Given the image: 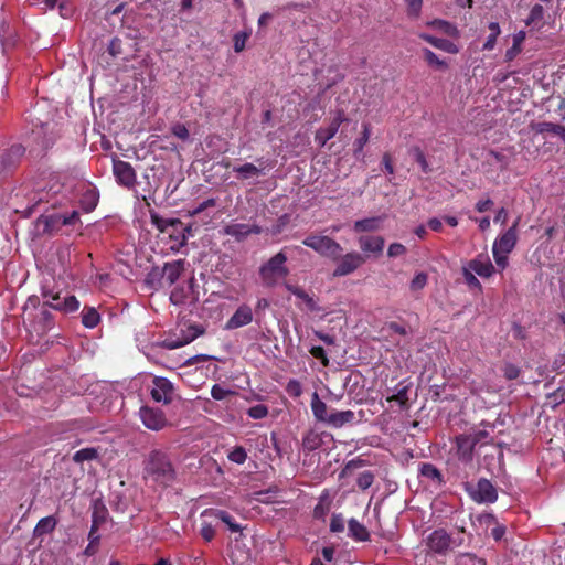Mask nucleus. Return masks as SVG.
Listing matches in <instances>:
<instances>
[{"label": "nucleus", "instance_id": "nucleus-17", "mask_svg": "<svg viewBox=\"0 0 565 565\" xmlns=\"http://www.w3.org/2000/svg\"><path fill=\"white\" fill-rule=\"evenodd\" d=\"M253 321V310L248 305H241L226 322V329L233 330L249 324Z\"/></svg>", "mask_w": 565, "mask_h": 565}, {"label": "nucleus", "instance_id": "nucleus-20", "mask_svg": "<svg viewBox=\"0 0 565 565\" xmlns=\"http://www.w3.org/2000/svg\"><path fill=\"white\" fill-rule=\"evenodd\" d=\"M361 250L365 254L380 255L385 245L382 236L362 235L358 239Z\"/></svg>", "mask_w": 565, "mask_h": 565}, {"label": "nucleus", "instance_id": "nucleus-43", "mask_svg": "<svg viewBox=\"0 0 565 565\" xmlns=\"http://www.w3.org/2000/svg\"><path fill=\"white\" fill-rule=\"evenodd\" d=\"M55 525L56 520L53 516L42 518L38 522L34 531L36 534L50 533L55 529Z\"/></svg>", "mask_w": 565, "mask_h": 565}, {"label": "nucleus", "instance_id": "nucleus-29", "mask_svg": "<svg viewBox=\"0 0 565 565\" xmlns=\"http://www.w3.org/2000/svg\"><path fill=\"white\" fill-rule=\"evenodd\" d=\"M388 403H394L399 409L408 408V386L399 383L391 395L386 396Z\"/></svg>", "mask_w": 565, "mask_h": 565}, {"label": "nucleus", "instance_id": "nucleus-58", "mask_svg": "<svg viewBox=\"0 0 565 565\" xmlns=\"http://www.w3.org/2000/svg\"><path fill=\"white\" fill-rule=\"evenodd\" d=\"M172 134L183 141H186L190 138L189 130L183 124H175L172 127Z\"/></svg>", "mask_w": 565, "mask_h": 565}, {"label": "nucleus", "instance_id": "nucleus-21", "mask_svg": "<svg viewBox=\"0 0 565 565\" xmlns=\"http://www.w3.org/2000/svg\"><path fill=\"white\" fill-rule=\"evenodd\" d=\"M333 437L329 433L308 431L302 438V447L308 451L317 450L326 441H332Z\"/></svg>", "mask_w": 565, "mask_h": 565}, {"label": "nucleus", "instance_id": "nucleus-63", "mask_svg": "<svg viewBox=\"0 0 565 565\" xmlns=\"http://www.w3.org/2000/svg\"><path fill=\"white\" fill-rule=\"evenodd\" d=\"M323 495L320 497L318 504L315 507L313 513L316 518H324L329 511V505L323 503Z\"/></svg>", "mask_w": 565, "mask_h": 565}, {"label": "nucleus", "instance_id": "nucleus-54", "mask_svg": "<svg viewBox=\"0 0 565 565\" xmlns=\"http://www.w3.org/2000/svg\"><path fill=\"white\" fill-rule=\"evenodd\" d=\"M407 14L412 18H418L422 11L423 0H405Z\"/></svg>", "mask_w": 565, "mask_h": 565}, {"label": "nucleus", "instance_id": "nucleus-3", "mask_svg": "<svg viewBox=\"0 0 565 565\" xmlns=\"http://www.w3.org/2000/svg\"><path fill=\"white\" fill-rule=\"evenodd\" d=\"M75 225H81L79 213L75 210L66 213L43 215L38 218V226L42 228V233L49 235L60 233L65 226Z\"/></svg>", "mask_w": 565, "mask_h": 565}, {"label": "nucleus", "instance_id": "nucleus-47", "mask_svg": "<svg viewBox=\"0 0 565 565\" xmlns=\"http://www.w3.org/2000/svg\"><path fill=\"white\" fill-rule=\"evenodd\" d=\"M230 461L243 465L247 459V452L242 446L234 447L227 455Z\"/></svg>", "mask_w": 565, "mask_h": 565}, {"label": "nucleus", "instance_id": "nucleus-55", "mask_svg": "<svg viewBox=\"0 0 565 565\" xmlns=\"http://www.w3.org/2000/svg\"><path fill=\"white\" fill-rule=\"evenodd\" d=\"M330 531L332 533H341L344 531V519L341 514H332L330 521Z\"/></svg>", "mask_w": 565, "mask_h": 565}, {"label": "nucleus", "instance_id": "nucleus-1", "mask_svg": "<svg viewBox=\"0 0 565 565\" xmlns=\"http://www.w3.org/2000/svg\"><path fill=\"white\" fill-rule=\"evenodd\" d=\"M145 478L162 487H169L177 480V469L169 452L153 449L143 463Z\"/></svg>", "mask_w": 565, "mask_h": 565}, {"label": "nucleus", "instance_id": "nucleus-10", "mask_svg": "<svg viewBox=\"0 0 565 565\" xmlns=\"http://www.w3.org/2000/svg\"><path fill=\"white\" fill-rule=\"evenodd\" d=\"M113 172L120 185L130 189L136 184V171L129 162L115 159L113 161Z\"/></svg>", "mask_w": 565, "mask_h": 565}, {"label": "nucleus", "instance_id": "nucleus-50", "mask_svg": "<svg viewBox=\"0 0 565 565\" xmlns=\"http://www.w3.org/2000/svg\"><path fill=\"white\" fill-rule=\"evenodd\" d=\"M249 36H250V32L249 31L248 32L247 31L237 32L234 35V38H233L234 51L236 53H239V52H242L245 49L246 42H247Z\"/></svg>", "mask_w": 565, "mask_h": 565}, {"label": "nucleus", "instance_id": "nucleus-6", "mask_svg": "<svg viewBox=\"0 0 565 565\" xmlns=\"http://www.w3.org/2000/svg\"><path fill=\"white\" fill-rule=\"evenodd\" d=\"M459 545L460 543H457L444 529L433 531L426 539L428 552L436 555L445 556Z\"/></svg>", "mask_w": 565, "mask_h": 565}, {"label": "nucleus", "instance_id": "nucleus-34", "mask_svg": "<svg viewBox=\"0 0 565 565\" xmlns=\"http://www.w3.org/2000/svg\"><path fill=\"white\" fill-rule=\"evenodd\" d=\"M427 25L451 38L458 39L460 36L458 28L446 20L436 19L428 22Z\"/></svg>", "mask_w": 565, "mask_h": 565}, {"label": "nucleus", "instance_id": "nucleus-51", "mask_svg": "<svg viewBox=\"0 0 565 565\" xmlns=\"http://www.w3.org/2000/svg\"><path fill=\"white\" fill-rule=\"evenodd\" d=\"M234 394V391L227 388V387H224L220 384H214L211 388V396L216 399V401H223L225 399L228 395H232Z\"/></svg>", "mask_w": 565, "mask_h": 565}, {"label": "nucleus", "instance_id": "nucleus-64", "mask_svg": "<svg viewBox=\"0 0 565 565\" xmlns=\"http://www.w3.org/2000/svg\"><path fill=\"white\" fill-rule=\"evenodd\" d=\"M503 372L508 380H515L520 375L519 367L513 364H507Z\"/></svg>", "mask_w": 565, "mask_h": 565}, {"label": "nucleus", "instance_id": "nucleus-40", "mask_svg": "<svg viewBox=\"0 0 565 565\" xmlns=\"http://www.w3.org/2000/svg\"><path fill=\"white\" fill-rule=\"evenodd\" d=\"M100 320L99 313L95 308H84L82 311V323L89 329L95 328Z\"/></svg>", "mask_w": 565, "mask_h": 565}, {"label": "nucleus", "instance_id": "nucleus-32", "mask_svg": "<svg viewBox=\"0 0 565 565\" xmlns=\"http://www.w3.org/2000/svg\"><path fill=\"white\" fill-rule=\"evenodd\" d=\"M17 41L18 36L15 30L11 28L9 23L3 22L0 25V42L3 52L6 53L8 50L14 47Z\"/></svg>", "mask_w": 565, "mask_h": 565}, {"label": "nucleus", "instance_id": "nucleus-36", "mask_svg": "<svg viewBox=\"0 0 565 565\" xmlns=\"http://www.w3.org/2000/svg\"><path fill=\"white\" fill-rule=\"evenodd\" d=\"M97 531H98V521H97L96 516H94L93 524H92L90 531L88 533L89 543L84 551L85 555H87V556L94 555L96 552V547L99 544L100 536L97 533Z\"/></svg>", "mask_w": 565, "mask_h": 565}, {"label": "nucleus", "instance_id": "nucleus-53", "mask_svg": "<svg viewBox=\"0 0 565 565\" xmlns=\"http://www.w3.org/2000/svg\"><path fill=\"white\" fill-rule=\"evenodd\" d=\"M247 414L250 418L263 419L268 415V407L264 404H257L249 407Z\"/></svg>", "mask_w": 565, "mask_h": 565}, {"label": "nucleus", "instance_id": "nucleus-19", "mask_svg": "<svg viewBox=\"0 0 565 565\" xmlns=\"http://www.w3.org/2000/svg\"><path fill=\"white\" fill-rule=\"evenodd\" d=\"M53 327L52 315L45 310L41 309L36 319L31 322L29 332L32 334L33 332L38 338L43 337L51 328Z\"/></svg>", "mask_w": 565, "mask_h": 565}, {"label": "nucleus", "instance_id": "nucleus-23", "mask_svg": "<svg viewBox=\"0 0 565 565\" xmlns=\"http://www.w3.org/2000/svg\"><path fill=\"white\" fill-rule=\"evenodd\" d=\"M419 477L428 481L434 488H440L445 483L441 472L431 463L420 465Z\"/></svg>", "mask_w": 565, "mask_h": 565}, {"label": "nucleus", "instance_id": "nucleus-27", "mask_svg": "<svg viewBox=\"0 0 565 565\" xmlns=\"http://www.w3.org/2000/svg\"><path fill=\"white\" fill-rule=\"evenodd\" d=\"M259 162V167L253 163H244L242 166L233 167V172L238 175V178L246 180L253 177L259 175L264 173L265 167L263 166V159H257Z\"/></svg>", "mask_w": 565, "mask_h": 565}, {"label": "nucleus", "instance_id": "nucleus-45", "mask_svg": "<svg viewBox=\"0 0 565 565\" xmlns=\"http://www.w3.org/2000/svg\"><path fill=\"white\" fill-rule=\"evenodd\" d=\"M97 455L98 452L95 448H83L74 454L73 460L78 463L90 461L97 458Z\"/></svg>", "mask_w": 565, "mask_h": 565}, {"label": "nucleus", "instance_id": "nucleus-48", "mask_svg": "<svg viewBox=\"0 0 565 565\" xmlns=\"http://www.w3.org/2000/svg\"><path fill=\"white\" fill-rule=\"evenodd\" d=\"M428 281L427 274L419 271L416 273L413 279L409 282V288L412 291L416 292L425 288Z\"/></svg>", "mask_w": 565, "mask_h": 565}, {"label": "nucleus", "instance_id": "nucleus-2", "mask_svg": "<svg viewBox=\"0 0 565 565\" xmlns=\"http://www.w3.org/2000/svg\"><path fill=\"white\" fill-rule=\"evenodd\" d=\"M286 262V254L279 252L259 267V277L264 286L275 287L288 276Z\"/></svg>", "mask_w": 565, "mask_h": 565}, {"label": "nucleus", "instance_id": "nucleus-13", "mask_svg": "<svg viewBox=\"0 0 565 565\" xmlns=\"http://www.w3.org/2000/svg\"><path fill=\"white\" fill-rule=\"evenodd\" d=\"M223 234L234 237L237 242H242L250 234H260L262 227L256 224L230 223L222 230Z\"/></svg>", "mask_w": 565, "mask_h": 565}, {"label": "nucleus", "instance_id": "nucleus-60", "mask_svg": "<svg viewBox=\"0 0 565 565\" xmlns=\"http://www.w3.org/2000/svg\"><path fill=\"white\" fill-rule=\"evenodd\" d=\"M310 353L318 360L322 362L324 366L329 364V360L327 358V353L322 347L315 345L310 349Z\"/></svg>", "mask_w": 565, "mask_h": 565}, {"label": "nucleus", "instance_id": "nucleus-59", "mask_svg": "<svg viewBox=\"0 0 565 565\" xmlns=\"http://www.w3.org/2000/svg\"><path fill=\"white\" fill-rule=\"evenodd\" d=\"M289 395L294 397H299L302 393V387L299 381L297 380H290L286 387Z\"/></svg>", "mask_w": 565, "mask_h": 565}, {"label": "nucleus", "instance_id": "nucleus-22", "mask_svg": "<svg viewBox=\"0 0 565 565\" xmlns=\"http://www.w3.org/2000/svg\"><path fill=\"white\" fill-rule=\"evenodd\" d=\"M204 516H212L213 520L225 523L232 533L239 532L241 525L234 520V518L224 510L218 509H205L203 511Z\"/></svg>", "mask_w": 565, "mask_h": 565}, {"label": "nucleus", "instance_id": "nucleus-35", "mask_svg": "<svg viewBox=\"0 0 565 565\" xmlns=\"http://www.w3.org/2000/svg\"><path fill=\"white\" fill-rule=\"evenodd\" d=\"M535 131L539 134H553L557 136L563 142H565V126L550 121H542L536 124Z\"/></svg>", "mask_w": 565, "mask_h": 565}, {"label": "nucleus", "instance_id": "nucleus-14", "mask_svg": "<svg viewBox=\"0 0 565 565\" xmlns=\"http://www.w3.org/2000/svg\"><path fill=\"white\" fill-rule=\"evenodd\" d=\"M344 120H345L344 113L342 110L338 111L328 127L320 128L317 130L316 136H315L316 142L320 147L326 146V143L337 135L341 124Z\"/></svg>", "mask_w": 565, "mask_h": 565}, {"label": "nucleus", "instance_id": "nucleus-12", "mask_svg": "<svg viewBox=\"0 0 565 565\" xmlns=\"http://www.w3.org/2000/svg\"><path fill=\"white\" fill-rule=\"evenodd\" d=\"M519 221L520 218H516L511 227L494 239L492 249L509 254L514 249L518 242Z\"/></svg>", "mask_w": 565, "mask_h": 565}, {"label": "nucleus", "instance_id": "nucleus-33", "mask_svg": "<svg viewBox=\"0 0 565 565\" xmlns=\"http://www.w3.org/2000/svg\"><path fill=\"white\" fill-rule=\"evenodd\" d=\"M349 536L358 542H366L370 540L367 529L355 519H350L348 522Z\"/></svg>", "mask_w": 565, "mask_h": 565}, {"label": "nucleus", "instance_id": "nucleus-31", "mask_svg": "<svg viewBox=\"0 0 565 565\" xmlns=\"http://www.w3.org/2000/svg\"><path fill=\"white\" fill-rule=\"evenodd\" d=\"M310 407H311L313 417L318 422L327 424L328 418L330 417V413H328L327 404L320 399L317 392H315L311 396Z\"/></svg>", "mask_w": 565, "mask_h": 565}, {"label": "nucleus", "instance_id": "nucleus-5", "mask_svg": "<svg viewBox=\"0 0 565 565\" xmlns=\"http://www.w3.org/2000/svg\"><path fill=\"white\" fill-rule=\"evenodd\" d=\"M303 245L312 248L321 256L338 259L342 253L341 245L334 239L322 235H310L302 241Z\"/></svg>", "mask_w": 565, "mask_h": 565}, {"label": "nucleus", "instance_id": "nucleus-28", "mask_svg": "<svg viewBox=\"0 0 565 565\" xmlns=\"http://www.w3.org/2000/svg\"><path fill=\"white\" fill-rule=\"evenodd\" d=\"M355 419L354 412L348 411H334L330 413L327 425L333 428H341L347 424L352 423Z\"/></svg>", "mask_w": 565, "mask_h": 565}, {"label": "nucleus", "instance_id": "nucleus-62", "mask_svg": "<svg viewBox=\"0 0 565 565\" xmlns=\"http://www.w3.org/2000/svg\"><path fill=\"white\" fill-rule=\"evenodd\" d=\"M24 153V148L21 145H14L12 146L7 153L3 154L2 161L3 163L7 162L8 158L13 156L15 158L21 157Z\"/></svg>", "mask_w": 565, "mask_h": 565}, {"label": "nucleus", "instance_id": "nucleus-57", "mask_svg": "<svg viewBox=\"0 0 565 565\" xmlns=\"http://www.w3.org/2000/svg\"><path fill=\"white\" fill-rule=\"evenodd\" d=\"M406 254V247L401 243H392L387 248V256L391 258L399 257Z\"/></svg>", "mask_w": 565, "mask_h": 565}, {"label": "nucleus", "instance_id": "nucleus-38", "mask_svg": "<svg viewBox=\"0 0 565 565\" xmlns=\"http://www.w3.org/2000/svg\"><path fill=\"white\" fill-rule=\"evenodd\" d=\"M216 521L212 519V516H204L203 512L201 513V527L200 534L206 541L211 542L215 535V526L214 523Z\"/></svg>", "mask_w": 565, "mask_h": 565}, {"label": "nucleus", "instance_id": "nucleus-37", "mask_svg": "<svg viewBox=\"0 0 565 565\" xmlns=\"http://www.w3.org/2000/svg\"><path fill=\"white\" fill-rule=\"evenodd\" d=\"M150 218L152 225H154L160 232L168 231L169 227H177L181 225V222L177 218H164L159 214L151 212Z\"/></svg>", "mask_w": 565, "mask_h": 565}, {"label": "nucleus", "instance_id": "nucleus-7", "mask_svg": "<svg viewBox=\"0 0 565 565\" xmlns=\"http://www.w3.org/2000/svg\"><path fill=\"white\" fill-rule=\"evenodd\" d=\"M465 489L477 503H493L498 499L497 489L484 478L479 479L477 483H466Z\"/></svg>", "mask_w": 565, "mask_h": 565}, {"label": "nucleus", "instance_id": "nucleus-26", "mask_svg": "<svg viewBox=\"0 0 565 565\" xmlns=\"http://www.w3.org/2000/svg\"><path fill=\"white\" fill-rule=\"evenodd\" d=\"M184 269V260L178 259L172 263H167L162 270V278L170 286L173 285L180 277Z\"/></svg>", "mask_w": 565, "mask_h": 565}, {"label": "nucleus", "instance_id": "nucleus-16", "mask_svg": "<svg viewBox=\"0 0 565 565\" xmlns=\"http://www.w3.org/2000/svg\"><path fill=\"white\" fill-rule=\"evenodd\" d=\"M99 193L95 186L89 183H83L81 188L79 205L85 213H89L97 206Z\"/></svg>", "mask_w": 565, "mask_h": 565}, {"label": "nucleus", "instance_id": "nucleus-25", "mask_svg": "<svg viewBox=\"0 0 565 565\" xmlns=\"http://www.w3.org/2000/svg\"><path fill=\"white\" fill-rule=\"evenodd\" d=\"M419 38L426 41L427 43L431 44L434 47L441 50L444 52L450 54H457L459 52V46L449 40L436 38L428 33H420Z\"/></svg>", "mask_w": 565, "mask_h": 565}, {"label": "nucleus", "instance_id": "nucleus-15", "mask_svg": "<svg viewBox=\"0 0 565 565\" xmlns=\"http://www.w3.org/2000/svg\"><path fill=\"white\" fill-rule=\"evenodd\" d=\"M465 265L481 278H490L495 271L487 254H479Z\"/></svg>", "mask_w": 565, "mask_h": 565}, {"label": "nucleus", "instance_id": "nucleus-30", "mask_svg": "<svg viewBox=\"0 0 565 565\" xmlns=\"http://www.w3.org/2000/svg\"><path fill=\"white\" fill-rule=\"evenodd\" d=\"M284 286L289 292L295 295L298 299L302 300L308 310H310L312 312L320 310V308H319L317 301L313 299V297H311L303 289H301L300 287H297L295 285L288 284V282H285Z\"/></svg>", "mask_w": 565, "mask_h": 565}, {"label": "nucleus", "instance_id": "nucleus-11", "mask_svg": "<svg viewBox=\"0 0 565 565\" xmlns=\"http://www.w3.org/2000/svg\"><path fill=\"white\" fill-rule=\"evenodd\" d=\"M338 259L339 263L333 271V275L337 277L350 275L364 263L363 256L358 252L347 253Z\"/></svg>", "mask_w": 565, "mask_h": 565}, {"label": "nucleus", "instance_id": "nucleus-49", "mask_svg": "<svg viewBox=\"0 0 565 565\" xmlns=\"http://www.w3.org/2000/svg\"><path fill=\"white\" fill-rule=\"evenodd\" d=\"M198 334H194L192 335L191 338H186L184 340H177V341H173V340H164L162 342H152L151 345H161L166 349H169V350H172V349H177V348H181L185 344H188L189 342H191Z\"/></svg>", "mask_w": 565, "mask_h": 565}, {"label": "nucleus", "instance_id": "nucleus-42", "mask_svg": "<svg viewBox=\"0 0 565 565\" xmlns=\"http://www.w3.org/2000/svg\"><path fill=\"white\" fill-rule=\"evenodd\" d=\"M423 54H424L426 62L430 66L438 68V70H446L448 67L447 62L445 60L439 58L438 55H436L429 49H424Z\"/></svg>", "mask_w": 565, "mask_h": 565}, {"label": "nucleus", "instance_id": "nucleus-41", "mask_svg": "<svg viewBox=\"0 0 565 565\" xmlns=\"http://www.w3.org/2000/svg\"><path fill=\"white\" fill-rule=\"evenodd\" d=\"M489 35L482 46L484 51H491L494 49L497 39L501 33V29L498 22H491L489 23Z\"/></svg>", "mask_w": 565, "mask_h": 565}, {"label": "nucleus", "instance_id": "nucleus-61", "mask_svg": "<svg viewBox=\"0 0 565 565\" xmlns=\"http://www.w3.org/2000/svg\"><path fill=\"white\" fill-rule=\"evenodd\" d=\"M413 154H414L415 160L420 166L422 170L424 172H428V170H429L428 169V163H427V160L425 158L424 152L419 148H414L413 149Z\"/></svg>", "mask_w": 565, "mask_h": 565}, {"label": "nucleus", "instance_id": "nucleus-39", "mask_svg": "<svg viewBox=\"0 0 565 565\" xmlns=\"http://www.w3.org/2000/svg\"><path fill=\"white\" fill-rule=\"evenodd\" d=\"M370 135H371L370 126L366 124L363 125V131H362L361 136L353 143L354 157L356 159H359L363 154V149H364L365 145L369 142Z\"/></svg>", "mask_w": 565, "mask_h": 565}, {"label": "nucleus", "instance_id": "nucleus-8", "mask_svg": "<svg viewBox=\"0 0 565 565\" xmlns=\"http://www.w3.org/2000/svg\"><path fill=\"white\" fill-rule=\"evenodd\" d=\"M138 416L143 426L149 430L160 431L170 426L166 413L158 407L141 406Z\"/></svg>", "mask_w": 565, "mask_h": 565}, {"label": "nucleus", "instance_id": "nucleus-46", "mask_svg": "<svg viewBox=\"0 0 565 565\" xmlns=\"http://www.w3.org/2000/svg\"><path fill=\"white\" fill-rule=\"evenodd\" d=\"M456 565H486V561L483 558H479L473 554L463 553L458 555Z\"/></svg>", "mask_w": 565, "mask_h": 565}, {"label": "nucleus", "instance_id": "nucleus-9", "mask_svg": "<svg viewBox=\"0 0 565 565\" xmlns=\"http://www.w3.org/2000/svg\"><path fill=\"white\" fill-rule=\"evenodd\" d=\"M150 394L154 402L167 405L172 402L174 396L173 384L167 377L156 376Z\"/></svg>", "mask_w": 565, "mask_h": 565}, {"label": "nucleus", "instance_id": "nucleus-56", "mask_svg": "<svg viewBox=\"0 0 565 565\" xmlns=\"http://www.w3.org/2000/svg\"><path fill=\"white\" fill-rule=\"evenodd\" d=\"M373 481H374L373 475L369 471H365L359 476L356 483L360 489L366 490L367 488H370L372 486Z\"/></svg>", "mask_w": 565, "mask_h": 565}, {"label": "nucleus", "instance_id": "nucleus-4", "mask_svg": "<svg viewBox=\"0 0 565 565\" xmlns=\"http://www.w3.org/2000/svg\"><path fill=\"white\" fill-rule=\"evenodd\" d=\"M42 296L45 299V306L65 313L74 312L79 308V301L75 296L61 297L60 292H54L46 281L42 284Z\"/></svg>", "mask_w": 565, "mask_h": 565}, {"label": "nucleus", "instance_id": "nucleus-44", "mask_svg": "<svg viewBox=\"0 0 565 565\" xmlns=\"http://www.w3.org/2000/svg\"><path fill=\"white\" fill-rule=\"evenodd\" d=\"M462 276L467 286L471 289L481 290L482 286L479 279L476 277V274L469 269L466 265L462 266Z\"/></svg>", "mask_w": 565, "mask_h": 565}, {"label": "nucleus", "instance_id": "nucleus-52", "mask_svg": "<svg viewBox=\"0 0 565 565\" xmlns=\"http://www.w3.org/2000/svg\"><path fill=\"white\" fill-rule=\"evenodd\" d=\"M493 259L499 271H503L509 265V253L492 249Z\"/></svg>", "mask_w": 565, "mask_h": 565}, {"label": "nucleus", "instance_id": "nucleus-24", "mask_svg": "<svg viewBox=\"0 0 565 565\" xmlns=\"http://www.w3.org/2000/svg\"><path fill=\"white\" fill-rule=\"evenodd\" d=\"M385 216H372L358 220L353 224V231L355 233H372L381 230Z\"/></svg>", "mask_w": 565, "mask_h": 565}, {"label": "nucleus", "instance_id": "nucleus-18", "mask_svg": "<svg viewBox=\"0 0 565 565\" xmlns=\"http://www.w3.org/2000/svg\"><path fill=\"white\" fill-rule=\"evenodd\" d=\"M480 439L469 435H460L456 438L457 455L462 461H469L472 458L473 449Z\"/></svg>", "mask_w": 565, "mask_h": 565}]
</instances>
